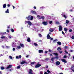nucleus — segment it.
<instances>
[{"mask_svg":"<svg viewBox=\"0 0 74 74\" xmlns=\"http://www.w3.org/2000/svg\"><path fill=\"white\" fill-rule=\"evenodd\" d=\"M27 23H28V21H25V24H26Z\"/></svg>","mask_w":74,"mask_h":74,"instance_id":"obj_39","label":"nucleus"},{"mask_svg":"<svg viewBox=\"0 0 74 74\" xmlns=\"http://www.w3.org/2000/svg\"><path fill=\"white\" fill-rule=\"evenodd\" d=\"M25 62V61H23L21 62V64H25V63H26Z\"/></svg>","mask_w":74,"mask_h":74,"instance_id":"obj_24","label":"nucleus"},{"mask_svg":"<svg viewBox=\"0 0 74 74\" xmlns=\"http://www.w3.org/2000/svg\"><path fill=\"white\" fill-rule=\"evenodd\" d=\"M48 53V51H45V53Z\"/></svg>","mask_w":74,"mask_h":74,"instance_id":"obj_46","label":"nucleus"},{"mask_svg":"<svg viewBox=\"0 0 74 74\" xmlns=\"http://www.w3.org/2000/svg\"><path fill=\"white\" fill-rule=\"evenodd\" d=\"M47 39H50L51 38V37L50 36V35H49V34H48L47 35Z\"/></svg>","mask_w":74,"mask_h":74,"instance_id":"obj_15","label":"nucleus"},{"mask_svg":"<svg viewBox=\"0 0 74 74\" xmlns=\"http://www.w3.org/2000/svg\"><path fill=\"white\" fill-rule=\"evenodd\" d=\"M54 30H55V29L54 28H50L49 30V32H53Z\"/></svg>","mask_w":74,"mask_h":74,"instance_id":"obj_10","label":"nucleus"},{"mask_svg":"<svg viewBox=\"0 0 74 74\" xmlns=\"http://www.w3.org/2000/svg\"><path fill=\"white\" fill-rule=\"evenodd\" d=\"M47 72L48 73H49L50 74H51V71H50L49 70H47Z\"/></svg>","mask_w":74,"mask_h":74,"instance_id":"obj_34","label":"nucleus"},{"mask_svg":"<svg viewBox=\"0 0 74 74\" xmlns=\"http://www.w3.org/2000/svg\"><path fill=\"white\" fill-rule=\"evenodd\" d=\"M12 50L13 51H15V48H13L12 49Z\"/></svg>","mask_w":74,"mask_h":74,"instance_id":"obj_60","label":"nucleus"},{"mask_svg":"<svg viewBox=\"0 0 74 74\" xmlns=\"http://www.w3.org/2000/svg\"><path fill=\"white\" fill-rule=\"evenodd\" d=\"M31 12L32 14H35L36 15H37L38 14L36 12H35V11L32 10L31 11Z\"/></svg>","mask_w":74,"mask_h":74,"instance_id":"obj_9","label":"nucleus"},{"mask_svg":"<svg viewBox=\"0 0 74 74\" xmlns=\"http://www.w3.org/2000/svg\"><path fill=\"white\" fill-rule=\"evenodd\" d=\"M8 37L9 38H12V37L11 36H8Z\"/></svg>","mask_w":74,"mask_h":74,"instance_id":"obj_40","label":"nucleus"},{"mask_svg":"<svg viewBox=\"0 0 74 74\" xmlns=\"http://www.w3.org/2000/svg\"><path fill=\"white\" fill-rule=\"evenodd\" d=\"M20 68H21V65H19V66H17L16 67V69H19Z\"/></svg>","mask_w":74,"mask_h":74,"instance_id":"obj_28","label":"nucleus"},{"mask_svg":"<svg viewBox=\"0 0 74 74\" xmlns=\"http://www.w3.org/2000/svg\"><path fill=\"white\" fill-rule=\"evenodd\" d=\"M51 51H52V50H50V49H49V52H51Z\"/></svg>","mask_w":74,"mask_h":74,"instance_id":"obj_55","label":"nucleus"},{"mask_svg":"<svg viewBox=\"0 0 74 74\" xmlns=\"http://www.w3.org/2000/svg\"><path fill=\"white\" fill-rule=\"evenodd\" d=\"M59 31H62V27L61 25H60L59 27Z\"/></svg>","mask_w":74,"mask_h":74,"instance_id":"obj_8","label":"nucleus"},{"mask_svg":"<svg viewBox=\"0 0 74 74\" xmlns=\"http://www.w3.org/2000/svg\"><path fill=\"white\" fill-rule=\"evenodd\" d=\"M10 47V46H6V48H9Z\"/></svg>","mask_w":74,"mask_h":74,"instance_id":"obj_63","label":"nucleus"},{"mask_svg":"<svg viewBox=\"0 0 74 74\" xmlns=\"http://www.w3.org/2000/svg\"><path fill=\"white\" fill-rule=\"evenodd\" d=\"M1 39H4V40H7V38L5 36H3L1 37Z\"/></svg>","mask_w":74,"mask_h":74,"instance_id":"obj_4","label":"nucleus"},{"mask_svg":"<svg viewBox=\"0 0 74 74\" xmlns=\"http://www.w3.org/2000/svg\"><path fill=\"white\" fill-rule=\"evenodd\" d=\"M69 52H73V50H70Z\"/></svg>","mask_w":74,"mask_h":74,"instance_id":"obj_50","label":"nucleus"},{"mask_svg":"<svg viewBox=\"0 0 74 74\" xmlns=\"http://www.w3.org/2000/svg\"><path fill=\"white\" fill-rule=\"evenodd\" d=\"M65 49H67V46H65L64 47Z\"/></svg>","mask_w":74,"mask_h":74,"instance_id":"obj_62","label":"nucleus"},{"mask_svg":"<svg viewBox=\"0 0 74 74\" xmlns=\"http://www.w3.org/2000/svg\"><path fill=\"white\" fill-rule=\"evenodd\" d=\"M11 30L12 32H14V29H13L12 28L11 29Z\"/></svg>","mask_w":74,"mask_h":74,"instance_id":"obj_37","label":"nucleus"},{"mask_svg":"<svg viewBox=\"0 0 74 74\" xmlns=\"http://www.w3.org/2000/svg\"><path fill=\"white\" fill-rule=\"evenodd\" d=\"M41 16H40V15H37V17L39 18V19H40L41 18Z\"/></svg>","mask_w":74,"mask_h":74,"instance_id":"obj_31","label":"nucleus"},{"mask_svg":"<svg viewBox=\"0 0 74 74\" xmlns=\"http://www.w3.org/2000/svg\"><path fill=\"white\" fill-rule=\"evenodd\" d=\"M62 16V17H64V18H65L66 19L67 18V15H65V14H64V13H63L61 14Z\"/></svg>","mask_w":74,"mask_h":74,"instance_id":"obj_2","label":"nucleus"},{"mask_svg":"<svg viewBox=\"0 0 74 74\" xmlns=\"http://www.w3.org/2000/svg\"><path fill=\"white\" fill-rule=\"evenodd\" d=\"M27 41L29 42H31V41L30 40V38H28L27 39Z\"/></svg>","mask_w":74,"mask_h":74,"instance_id":"obj_16","label":"nucleus"},{"mask_svg":"<svg viewBox=\"0 0 74 74\" xmlns=\"http://www.w3.org/2000/svg\"><path fill=\"white\" fill-rule=\"evenodd\" d=\"M18 58H22V56L21 55H19L18 56Z\"/></svg>","mask_w":74,"mask_h":74,"instance_id":"obj_59","label":"nucleus"},{"mask_svg":"<svg viewBox=\"0 0 74 74\" xmlns=\"http://www.w3.org/2000/svg\"><path fill=\"white\" fill-rule=\"evenodd\" d=\"M5 13H9V10H8V9H7V10L5 11Z\"/></svg>","mask_w":74,"mask_h":74,"instance_id":"obj_29","label":"nucleus"},{"mask_svg":"<svg viewBox=\"0 0 74 74\" xmlns=\"http://www.w3.org/2000/svg\"><path fill=\"white\" fill-rule=\"evenodd\" d=\"M57 44H58L59 45H62L61 42H57Z\"/></svg>","mask_w":74,"mask_h":74,"instance_id":"obj_22","label":"nucleus"},{"mask_svg":"<svg viewBox=\"0 0 74 74\" xmlns=\"http://www.w3.org/2000/svg\"><path fill=\"white\" fill-rule=\"evenodd\" d=\"M62 49V48L60 47H59L57 48L58 51H60Z\"/></svg>","mask_w":74,"mask_h":74,"instance_id":"obj_23","label":"nucleus"},{"mask_svg":"<svg viewBox=\"0 0 74 74\" xmlns=\"http://www.w3.org/2000/svg\"><path fill=\"white\" fill-rule=\"evenodd\" d=\"M66 23H67V24H68V23H69V21L68 20H66Z\"/></svg>","mask_w":74,"mask_h":74,"instance_id":"obj_32","label":"nucleus"},{"mask_svg":"<svg viewBox=\"0 0 74 74\" xmlns=\"http://www.w3.org/2000/svg\"><path fill=\"white\" fill-rule=\"evenodd\" d=\"M65 52L67 54L69 53H68V52H67L66 51V50L65 51Z\"/></svg>","mask_w":74,"mask_h":74,"instance_id":"obj_56","label":"nucleus"},{"mask_svg":"<svg viewBox=\"0 0 74 74\" xmlns=\"http://www.w3.org/2000/svg\"><path fill=\"white\" fill-rule=\"evenodd\" d=\"M9 58H10L11 59H12V56H9Z\"/></svg>","mask_w":74,"mask_h":74,"instance_id":"obj_49","label":"nucleus"},{"mask_svg":"<svg viewBox=\"0 0 74 74\" xmlns=\"http://www.w3.org/2000/svg\"><path fill=\"white\" fill-rule=\"evenodd\" d=\"M55 59H58L59 57L58 56H56L54 57Z\"/></svg>","mask_w":74,"mask_h":74,"instance_id":"obj_48","label":"nucleus"},{"mask_svg":"<svg viewBox=\"0 0 74 74\" xmlns=\"http://www.w3.org/2000/svg\"><path fill=\"white\" fill-rule=\"evenodd\" d=\"M61 60L62 62H64V63H67V61H66V60H65L64 59H62Z\"/></svg>","mask_w":74,"mask_h":74,"instance_id":"obj_14","label":"nucleus"},{"mask_svg":"<svg viewBox=\"0 0 74 74\" xmlns=\"http://www.w3.org/2000/svg\"><path fill=\"white\" fill-rule=\"evenodd\" d=\"M62 34H63V35H64V36H65V34L64 33V32H63V31H62Z\"/></svg>","mask_w":74,"mask_h":74,"instance_id":"obj_57","label":"nucleus"},{"mask_svg":"<svg viewBox=\"0 0 74 74\" xmlns=\"http://www.w3.org/2000/svg\"><path fill=\"white\" fill-rule=\"evenodd\" d=\"M63 58H67V56L66 55H65V56H64Z\"/></svg>","mask_w":74,"mask_h":74,"instance_id":"obj_44","label":"nucleus"},{"mask_svg":"<svg viewBox=\"0 0 74 74\" xmlns=\"http://www.w3.org/2000/svg\"><path fill=\"white\" fill-rule=\"evenodd\" d=\"M56 24H60L59 22L58 21H56Z\"/></svg>","mask_w":74,"mask_h":74,"instance_id":"obj_38","label":"nucleus"},{"mask_svg":"<svg viewBox=\"0 0 74 74\" xmlns=\"http://www.w3.org/2000/svg\"><path fill=\"white\" fill-rule=\"evenodd\" d=\"M55 59V57H52L51 58V60L52 62H54V60Z\"/></svg>","mask_w":74,"mask_h":74,"instance_id":"obj_20","label":"nucleus"},{"mask_svg":"<svg viewBox=\"0 0 74 74\" xmlns=\"http://www.w3.org/2000/svg\"><path fill=\"white\" fill-rule=\"evenodd\" d=\"M12 47H13V48H14V47H15V45H16L15 43L14 42H13L12 43Z\"/></svg>","mask_w":74,"mask_h":74,"instance_id":"obj_5","label":"nucleus"},{"mask_svg":"<svg viewBox=\"0 0 74 74\" xmlns=\"http://www.w3.org/2000/svg\"><path fill=\"white\" fill-rule=\"evenodd\" d=\"M60 63V62L59 61H57L56 63V65H59Z\"/></svg>","mask_w":74,"mask_h":74,"instance_id":"obj_19","label":"nucleus"},{"mask_svg":"<svg viewBox=\"0 0 74 74\" xmlns=\"http://www.w3.org/2000/svg\"><path fill=\"white\" fill-rule=\"evenodd\" d=\"M29 70V74H32V72H33V71H32V70L31 69H30Z\"/></svg>","mask_w":74,"mask_h":74,"instance_id":"obj_13","label":"nucleus"},{"mask_svg":"<svg viewBox=\"0 0 74 74\" xmlns=\"http://www.w3.org/2000/svg\"><path fill=\"white\" fill-rule=\"evenodd\" d=\"M53 53L54 54L55 56H58V54L57 53Z\"/></svg>","mask_w":74,"mask_h":74,"instance_id":"obj_26","label":"nucleus"},{"mask_svg":"<svg viewBox=\"0 0 74 74\" xmlns=\"http://www.w3.org/2000/svg\"><path fill=\"white\" fill-rule=\"evenodd\" d=\"M31 64L33 65V64H34V62H31Z\"/></svg>","mask_w":74,"mask_h":74,"instance_id":"obj_45","label":"nucleus"},{"mask_svg":"<svg viewBox=\"0 0 74 74\" xmlns=\"http://www.w3.org/2000/svg\"><path fill=\"white\" fill-rule=\"evenodd\" d=\"M16 59H19V57L18 56H16Z\"/></svg>","mask_w":74,"mask_h":74,"instance_id":"obj_64","label":"nucleus"},{"mask_svg":"<svg viewBox=\"0 0 74 74\" xmlns=\"http://www.w3.org/2000/svg\"><path fill=\"white\" fill-rule=\"evenodd\" d=\"M38 51L39 53H43V51H42V50H39Z\"/></svg>","mask_w":74,"mask_h":74,"instance_id":"obj_21","label":"nucleus"},{"mask_svg":"<svg viewBox=\"0 0 74 74\" xmlns=\"http://www.w3.org/2000/svg\"><path fill=\"white\" fill-rule=\"evenodd\" d=\"M58 67L59 68H60V69L61 70H63V68H62V67L61 66H58Z\"/></svg>","mask_w":74,"mask_h":74,"instance_id":"obj_27","label":"nucleus"},{"mask_svg":"<svg viewBox=\"0 0 74 74\" xmlns=\"http://www.w3.org/2000/svg\"><path fill=\"white\" fill-rule=\"evenodd\" d=\"M17 48H18V49H21V46H17Z\"/></svg>","mask_w":74,"mask_h":74,"instance_id":"obj_35","label":"nucleus"},{"mask_svg":"<svg viewBox=\"0 0 74 74\" xmlns=\"http://www.w3.org/2000/svg\"><path fill=\"white\" fill-rule=\"evenodd\" d=\"M40 66H41V65L38 64H36L35 66V68H38V67H40Z\"/></svg>","mask_w":74,"mask_h":74,"instance_id":"obj_3","label":"nucleus"},{"mask_svg":"<svg viewBox=\"0 0 74 74\" xmlns=\"http://www.w3.org/2000/svg\"><path fill=\"white\" fill-rule=\"evenodd\" d=\"M53 22H52V21H49V23L50 24H51V23H52Z\"/></svg>","mask_w":74,"mask_h":74,"instance_id":"obj_41","label":"nucleus"},{"mask_svg":"<svg viewBox=\"0 0 74 74\" xmlns=\"http://www.w3.org/2000/svg\"><path fill=\"white\" fill-rule=\"evenodd\" d=\"M34 45L35 47H37L38 46V44L36 43H34Z\"/></svg>","mask_w":74,"mask_h":74,"instance_id":"obj_30","label":"nucleus"},{"mask_svg":"<svg viewBox=\"0 0 74 74\" xmlns=\"http://www.w3.org/2000/svg\"><path fill=\"white\" fill-rule=\"evenodd\" d=\"M39 37H42V35H41V34H39Z\"/></svg>","mask_w":74,"mask_h":74,"instance_id":"obj_54","label":"nucleus"},{"mask_svg":"<svg viewBox=\"0 0 74 74\" xmlns=\"http://www.w3.org/2000/svg\"><path fill=\"white\" fill-rule=\"evenodd\" d=\"M69 32H72L73 30L71 29H70L69 30Z\"/></svg>","mask_w":74,"mask_h":74,"instance_id":"obj_51","label":"nucleus"},{"mask_svg":"<svg viewBox=\"0 0 74 74\" xmlns=\"http://www.w3.org/2000/svg\"><path fill=\"white\" fill-rule=\"evenodd\" d=\"M28 24L29 26H32V22L29 21H28Z\"/></svg>","mask_w":74,"mask_h":74,"instance_id":"obj_12","label":"nucleus"},{"mask_svg":"<svg viewBox=\"0 0 74 74\" xmlns=\"http://www.w3.org/2000/svg\"><path fill=\"white\" fill-rule=\"evenodd\" d=\"M12 67V65H9L8 67H6V69L7 70H8L10 68H11Z\"/></svg>","mask_w":74,"mask_h":74,"instance_id":"obj_7","label":"nucleus"},{"mask_svg":"<svg viewBox=\"0 0 74 74\" xmlns=\"http://www.w3.org/2000/svg\"><path fill=\"white\" fill-rule=\"evenodd\" d=\"M71 38L73 40H74V36H72Z\"/></svg>","mask_w":74,"mask_h":74,"instance_id":"obj_43","label":"nucleus"},{"mask_svg":"<svg viewBox=\"0 0 74 74\" xmlns=\"http://www.w3.org/2000/svg\"><path fill=\"white\" fill-rule=\"evenodd\" d=\"M40 74H43V72L42 71H40Z\"/></svg>","mask_w":74,"mask_h":74,"instance_id":"obj_42","label":"nucleus"},{"mask_svg":"<svg viewBox=\"0 0 74 74\" xmlns=\"http://www.w3.org/2000/svg\"><path fill=\"white\" fill-rule=\"evenodd\" d=\"M62 52H63V51H59V53H62Z\"/></svg>","mask_w":74,"mask_h":74,"instance_id":"obj_61","label":"nucleus"},{"mask_svg":"<svg viewBox=\"0 0 74 74\" xmlns=\"http://www.w3.org/2000/svg\"><path fill=\"white\" fill-rule=\"evenodd\" d=\"M20 45L22 48H24L25 47L24 46V45L23 44L20 43Z\"/></svg>","mask_w":74,"mask_h":74,"instance_id":"obj_17","label":"nucleus"},{"mask_svg":"<svg viewBox=\"0 0 74 74\" xmlns=\"http://www.w3.org/2000/svg\"><path fill=\"white\" fill-rule=\"evenodd\" d=\"M44 8V6H42L40 7V8H41L42 9Z\"/></svg>","mask_w":74,"mask_h":74,"instance_id":"obj_58","label":"nucleus"},{"mask_svg":"<svg viewBox=\"0 0 74 74\" xmlns=\"http://www.w3.org/2000/svg\"><path fill=\"white\" fill-rule=\"evenodd\" d=\"M67 28H64V31H67Z\"/></svg>","mask_w":74,"mask_h":74,"instance_id":"obj_53","label":"nucleus"},{"mask_svg":"<svg viewBox=\"0 0 74 74\" xmlns=\"http://www.w3.org/2000/svg\"><path fill=\"white\" fill-rule=\"evenodd\" d=\"M1 70H4V67L3 66L1 67Z\"/></svg>","mask_w":74,"mask_h":74,"instance_id":"obj_33","label":"nucleus"},{"mask_svg":"<svg viewBox=\"0 0 74 74\" xmlns=\"http://www.w3.org/2000/svg\"><path fill=\"white\" fill-rule=\"evenodd\" d=\"M56 41H57V39H56L54 40H53V42H56Z\"/></svg>","mask_w":74,"mask_h":74,"instance_id":"obj_52","label":"nucleus"},{"mask_svg":"<svg viewBox=\"0 0 74 74\" xmlns=\"http://www.w3.org/2000/svg\"><path fill=\"white\" fill-rule=\"evenodd\" d=\"M6 32L7 33H9L10 32V31L9 30L7 29V30H6Z\"/></svg>","mask_w":74,"mask_h":74,"instance_id":"obj_36","label":"nucleus"},{"mask_svg":"<svg viewBox=\"0 0 74 74\" xmlns=\"http://www.w3.org/2000/svg\"><path fill=\"white\" fill-rule=\"evenodd\" d=\"M44 17L43 16H41V17H40V19H42L43 20L44 19Z\"/></svg>","mask_w":74,"mask_h":74,"instance_id":"obj_25","label":"nucleus"},{"mask_svg":"<svg viewBox=\"0 0 74 74\" xmlns=\"http://www.w3.org/2000/svg\"><path fill=\"white\" fill-rule=\"evenodd\" d=\"M26 19H27L28 21H32L33 19V16L29 15L28 17H26Z\"/></svg>","mask_w":74,"mask_h":74,"instance_id":"obj_1","label":"nucleus"},{"mask_svg":"<svg viewBox=\"0 0 74 74\" xmlns=\"http://www.w3.org/2000/svg\"><path fill=\"white\" fill-rule=\"evenodd\" d=\"M6 34L7 33L5 32H0V34H1V36H4L5 34Z\"/></svg>","mask_w":74,"mask_h":74,"instance_id":"obj_6","label":"nucleus"},{"mask_svg":"<svg viewBox=\"0 0 74 74\" xmlns=\"http://www.w3.org/2000/svg\"><path fill=\"white\" fill-rule=\"evenodd\" d=\"M69 11L70 12H73V10L72 9H71L70 10H69Z\"/></svg>","mask_w":74,"mask_h":74,"instance_id":"obj_47","label":"nucleus"},{"mask_svg":"<svg viewBox=\"0 0 74 74\" xmlns=\"http://www.w3.org/2000/svg\"><path fill=\"white\" fill-rule=\"evenodd\" d=\"M6 7H7V4H6L5 3L3 5V8H5Z\"/></svg>","mask_w":74,"mask_h":74,"instance_id":"obj_18","label":"nucleus"},{"mask_svg":"<svg viewBox=\"0 0 74 74\" xmlns=\"http://www.w3.org/2000/svg\"><path fill=\"white\" fill-rule=\"evenodd\" d=\"M42 24L43 25L46 26V25H47L48 23H47V22H42Z\"/></svg>","mask_w":74,"mask_h":74,"instance_id":"obj_11","label":"nucleus"}]
</instances>
